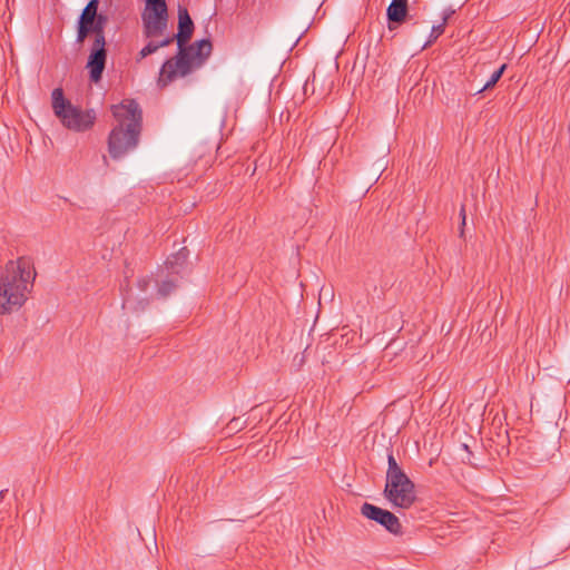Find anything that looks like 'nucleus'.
Segmentation results:
<instances>
[{"label":"nucleus","mask_w":570,"mask_h":570,"mask_svg":"<svg viewBox=\"0 0 570 570\" xmlns=\"http://www.w3.org/2000/svg\"><path fill=\"white\" fill-rule=\"evenodd\" d=\"M107 22V18L98 14L95 19L94 24L91 26V30L95 32V39H99V37H105L104 27Z\"/></svg>","instance_id":"obj_15"},{"label":"nucleus","mask_w":570,"mask_h":570,"mask_svg":"<svg viewBox=\"0 0 570 570\" xmlns=\"http://www.w3.org/2000/svg\"><path fill=\"white\" fill-rule=\"evenodd\" d=\"M383 494L393 508L409 509L416 500L414 483L397 464L392 453L387 455L386 483Z\"/></svg>","instance_id":"obj_3"},{"label":"nucleus","mask_w":570,"mask_h":570,"mask_svg":"<svg viewBox=\"0 0 570 570\" xmlns=\"http://www.w3.org/2000/svg\"><path fill=\"white\" fill-rule=\"evenodd\" d=\"M160 38V40L149 39L148 43L137 53L136 61L140 62L146 57L155 53L159 48L167 47L174 41V37Z\"/></svg>","instance_id":"obj_13"},{"label":"nucleus","mask_w":570,"mask_h":570,"mask_svg":"<svg viewBox=\"0 0 570 570\" xmlns=\"http://www.w3.org/2000/svg\"><path fill=\"white\" fill-rule=\"evenodd\" d=\"M504 69H505V65H502L498 70H495L492 73V76L490 77V79L483 85V87L478 90V92H482V91L493 87L499 81V79L502 77Z\"/></svg>","instance_id":"obj_16"},{"label":"nucleus","mask_w":570,"mask_h":570,"mask_svg":"<svg viewBox=\"0 0 570 570\" xmlns=\"http://www.w3.org/2000/svg\"><path fill=\"white\" fill-rule=\"evenodd\" d=\"M212 49V42L208 39L196 41L186 47L185 67H187V70L184 71L185 69L180 65H171V68L166 69L165 61L160 69L158 85L165 87L173 80L187 76L193 68L199 67L209 57Z\"/></svg>","instance_id":"obj_5"},{"label":"nucleus","mask_w":570,"mask_h":570,"mask_svg":"<svg viewBox=\"0 0 570 570\" xmlns=\"http://www.w3.org/2000/svg\"><path fill=\"white\" fill-rule=\"evenodd\" d=\"M146 3L145 4H154V3H164L166 2L165 0H145Z\"/></svg>","instance_id":"obj_19"},{"label":"nucleus","mask_w":570,"mask_h":570,"mask_svg":"<svg viewBox=\"0 0 570 570\" xmlns=\"http://www.w3.org/2000/svg\"><path fill=\"white\" fill-rule=\"evenodd\" d=\"M105 46V37L95 39L91 52L88 58L87 68L89 69L90 79L95 82H98L101 79L105 69L107 59V51Z\"/></svg>","instance_id":"obj_11"},{"label":"nucleus","mask_w":570,"mask_h":570,"mask_svg":"<svg viewBox=\"0 0 570 570\" xmlns=\"http://www.w3.org/2000/svg\"><path fill=\"white\" fill-rule=\"evenodd\" d=\"M361 513L366 519L382 525L390 533L395 535L402 534V525L399 518L389 510L365 502L361 507Z\"/></svg>","instance_id":"obj_9"},{"label":"nucleus","mask_w":570,"mask_h":570,"mask_svg":"<svg viewBox=\"0 0 570 570\" xmlns=\"http://www.w3.org/2000/svg\"><path fill=\"white\" fill-rule=\"evenodd\" d=\"M461 216H462V225L465 224V213H464V208L461 209Z\"/></svg>","instance_id":"obj_20"},{"label":"nucleus","mask_w":570,"mask_h":570,"mask_svg":"<svg viewBox=\"0 0 570 570\" xmlns=\"http://www.w3.org/2000/svg\"><path fill=\"white\" fill-rule=\"evenodd\" d=\"M98 9V0H90L86 8L83 9L79 21H82L85 23L94 24L97 14Z\"/></svg>","instance_id":"obj_14"},{"label":"nucleus","mask_w":570,"mask_h":570,"mask_svg":"<svg viewBox=\"0 0 570 570\" xmlns=\"http://www.w3.org/2000/svg\"><path fill=\"white\" fill-rule=\"evenodd\" d=\"M194 31V22L188 13L186 8L179 7L178 9V32L176 35H171L174 40L177 41L178 53L168 60H166V69L171 68V65H180L186 71L187 67H185V56H186V47L185 45L189 41Z\"/></svg>","instance_id":"obj_7"},{"label":"nucleus","mask_w":570,"mask_h":570,"mask_svg":"<svg viewBox=\"0 0 570 570\" xmlns=\"http://www.w3.org/2000/svg\"><path fill=\"white\" fill-rule=\"evenodd\" d=\"M91 26L89 23H85L79 21L78 32H77V42L81 43L85 41L89 32L91 31Z\"/></svg>","instance_id":"obj_18"},{"label":"nucleus","mask_w":570,"mask_h":570,"mask_svg":"<svg viewBox=\"0 0 570 570\" xmlns=\"http://www.w3.org/2000/svg\"><path fill=\"white\" fill-rule=\"evenodd\" d=\"M187 261V250L181 248L173 257L166 261L167 276L161 284L158 286L157 294L160 297L168 296L177 286V275L180 273L183 265Z\"/></svg>","instance_id":"obj_10"},{"label":"nucleus","mask_w":570,"mask_h":570,"mask_svg":"<svg viewBox=\"0 0 570 570\" xmlns=\"http://www.w3.org/2000/svg\"><path fill=\"white\" fill-rule=\"evenodd\" d=\"M154 297L153 279L149 276H141L137 279L135 287H130L124 294V306L134 311H144Z\"/></svg>","instance_id":"obj_8"},{"label":"nucleus","mask_w":570,"mask_h":570,"mask_svg":"<svg viewBox=\"0 0 570 570\" xmlns=\"http://www.w3.org/2000/svg\"><path fill=\"white\" fill-rule=\"evenodd\" d=\"M142 36L146 39L166 37L168 24V8L166 2L145 4L141 13Z\"/></svg>","instance_id":"obj_6"},{"label":"nucleus","mask_w":570,"mask_h":570,"mask_svg":"<svg viewBox=\"0 0 570 570\" xmlns=\"http://www.w3.org/2000/svg\"><path fill=\"white\" fill-rule=\"evenodd\" d=\"M51 99L55 115L67 129L82 132L89 130L94 126L96 112L94 110H82L81 108L73 106L65 98L63 90L61 88L53 89Z\"/></svg>","instance_id":"obj_4"},{"label":"nucleus","mask_w":570,"mask_h":570,"mask_svg":"<svg viewBox=\"0 0 570 570\" xmlns=\"http://www.w3.org/2000/svg\"><path fill=\"white\" fill-rule=\"evenodd\" d=\"M390 22L401 23L407 16V0H392L386 10Z\"/></svg>","instance_id":"obj_12"},{"label":"nucleus","mask_w":570,"mask_h":570,"mask_svg":"<svg viewBox=\"0 0 570 570\" xmlns=\"http://www.w3.org/2000/svg\"><path fill=\"white\" fill-rule=\"evenodd\" d=\"M445 22L446 17L443 18L442 23L432 27L430 39L422 46L423 49L430 46L435 39H438L439 36H441L444 32Z\"/></svg>","instance_id":"obj_17"},{"label":"nucleus","mask_w":570,"mask_h":570,"mask_svg":"<svg viewBox=\"0 0 570 570\" xmlns=\"http://www.w3.org/2000/svg\"><path fill=\"white\" fill-rule=\"evenodd\" d=\"M37 272L28 257L9 261L0 272V315L18 312L29 299Z\"/></svg>","instance_id":"obj_1"},{"label":"nucleus","mask_w":570,"mask_h":570,"mask_svg":"<svg viewBox=\"0 0 570 570\" xmlns=\"http://www.w3.org/2000/svg\"><path fill=\"white\" fill-rule=\"evenodd\" d=\"M117 120L108 137V151L114 159L124 157L138 145L141 129V109L132 99H125L111 107Z\"/></svg>","instance_id":"obj_2"}]
</instances>
